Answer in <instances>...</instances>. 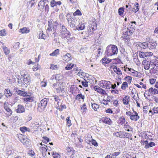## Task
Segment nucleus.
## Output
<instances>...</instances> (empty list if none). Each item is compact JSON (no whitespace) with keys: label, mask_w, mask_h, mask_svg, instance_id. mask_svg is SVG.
Returning a JSON list of instances; mask_svg holds the SVG:
<instances>
[{"label":"nucleus","mask_w":158,"mask_h":158,"mask_svg":"<svg viewBox=\"0 0 158 158\" xmlns=\"http://www.w3.org/2000/svg\"><path fill=\"white\" fill-rule=\"evenodd\" d=\"M81 109L82 110L83 112L86 111L87 109L85 104H84L83 106L81 107Z\"/></svg>","instance_id":"obj_52"},{"label":"nucleus","mask_w":158,"mask_h":158,"mask_svg":"<svg viewBox=\"0 0 158 158\" xmlns=\"http://www.w3.org/2000/svg\"><path fill=\"white\" fill-rule=\"evenodd\" d=\"M17 92L18 94L24 97L26 96L27 94V93L25 92L20 90L17 91Z\"/></svg>","instance_id":"obj_32"},{"label":"nucleus","mask_w":158,"mask_h":158,"mask_svg":"<svg viewBox=\"0 0 158 158\" xmlns=\"http://www.w3.org/2000/svg\"><path fill=\"white\" fill-rule=\"evenodd\" d=\"M113 69L114 72L116 73L117 74L121 75L122 73L120 69L119 68H118L117 67L114 66L113 68Z\"/></svg>","instance_id":"obj_20"},{"label":"nucleus","mask_w":158,"mask_h":158,"mask_svg":"<svg viewBox=\"0 0 158 158\" xmlns=\"http://www.w3.org/2000/svg\"><path fill=\"white\" fill-rule=\"evenodd\" d=\"M102 64H108L111 61V60L107 57H104L102 60Z\"/></svg>","instance_id":"obj_23"},{"label":"nucleus","mask_w":158,"mask_h":158,"mask_svg":"<svg viewBox=\"0 0 158 158\" xmlns=\"http://www.w3.org/2000/svg\"><path fill=\"white\" fill-rule=\"evenodd\" d=\"M59 49H56L53 52L50 54V55L52 56H56L59 53Z\"/></svg>","instance_id":"obj_34"},{"label":"nucleus","mask_w":158,"mask_h":158,"mask_svg":"<svg viewBox=\"0 0 158 158\" xmlns=\"http://www.w3.org/2000/svg\"><path fill=\"white\" fill-rule=\"evenodd\" d=\"M62 36L64 38H66L68 40H69L72 38L71 37L70 33L68 31V32H66V33L65 34V35H62Z\"/></svg>","instance_id":"obj_21"},{"label":"nucleus","mask_w":158,"mask_h":158,"mask_svg":"<svg viewBox=\"0 0 158 158\" xmlns=\"http://www.w3.org/2000/svg\"><path fill=\"white\" fill-rule=\"evenodd\" d=\"M85 27V25L83 23H79L78 25L76 26V29L78 30H81L84 29Z\"/></svg>","instance_id":"obj_19"},{"label":"nucleus","mask_w":158,"mask_h":158,"mask_svg":"<svg viewBox=\"0 0 158 158\" xmlns=\"http://www.w3.org/2000/svg\"><path fill=\"white\" fill-rule=\"evenodd\" d=\"M100 85L103 88L110 89L111 84L110 81L102 80L100 82Z\"/></svg>","instance_id":"obj_7"},{"label":"nucleus","mask_w":158,"mask_h":158,"mask_svg":"<svg viewBox=\"0 0 158 158\" xmlns=\"http://www.w3.org/2000/svg\"><path fill=\"white\" fill-rule=\"evenodd\" d=\"M155 145V143L154 142H150L148 144V146H145L146 148H148L149 147H152Z\"/></svg>","instance_id":"obj_54"},{"label":"nucleus","mask_w":158,"mask_h":158,"mask_svg":"<svg viewBox=\"0 0 158 158\" xmlns=\"http://www.w3.org/2000/svg\"><path fill=\"white\" fill-rule=\"evenodd\" d=\"M2 49L4 53L6 55H8L10 52V51L8 48L6 47H3Z\"/></svg>","instance_id":"obj_36"},{"label":"nucleus","mask_w":158,"mask_h":158,"mask_svg":"<svg viewBox=\"0 0 158 158\" xmlns=\"http://www.w3.org/2000/svg\"><path fill=\"white\" fill-rule=\"evenodd\" d=\"M50 68L52 69L56 70L57 69L58 67L57 65L52 64L51 65Z\"/></svg>","instance_id":"obj_53"},{"label":"nucleus","mask_w":158,"mask_h":158,"mask_svg":"<svg viewBox=\"0 0 158 158\" xmlns=\"http://www.w3.org/2000/svg\"><path fill=\"white\" fill-rule=\"evenodd\" d=\"M71 55L69 53H67L65 55H64L63 56V59L65 61H68L71 60Z\"/></svg>","instance_id":"obj_18"},{"label":"nucleus","mask_w":158,"mask_h":158,"mask_svg":"<svg viewBox=\"0 0 158 158\" xmlns=\"http://www.w3.org/2000/svg\"><path fill=\"white\" fill-rule=\"evenodd\" d=\"M13 151L10 150H7L6 151V153L8 155H10L13 154Z\"/></svg>","instance_id":"obj_59"},{"label":"nucleus","mask_w":158,"mask_h":158,"mask_svg":"<svg viewBox=\"0 0 158 158\" xmlns=\"http://www.w3.org/2000/svg\"><path fill=\"white\" fill-rule=\"evenodd\" d=\"M98 93H101L102 94H107V93H106L105 90L101 88H99V90H98Z\"/></svg>","instance_id":"obj_41"},{"label":"nucleus","mask_w":158,"mask_h":158,"mask_svg":"<svg viewBox=\"0 0 158 158\" xmlns=\"http://www.w3.org/2000/svg\"><path fill=\"white\" fill-rule=\"evenodd\" d=\"M52 155L54 158H60V155L56 152H53Z\"/></svg>","instance_id":"obj_37"},{"label":"nucleus","mask_w":158,"mask_h":158,"mask_svg":"<svg viewBox=\"0 0 158 158\" xmlns=\"http://www.w3.org/2000/svg\"><path fill=\"white\" fill-rule=\"evenodd\" d=\"M48 27L47 28V31H50L52 29L53 25L52 22L51 20L48 21Z\"/></svg>","instance_id":"obj_26"},{"label":"nucleus","mask_w":158,"mask_h":158,"mask_svg":"<svg viewBox=\"0 0 158 158\" xmlns=\"http://www.w3.org/2000/svg\"><path fill=\"white\" fill-rule=\"evenodd\" d=\"M26 97L24 98L23 100L24 102H31L33 101V99L29 96H25Z\"/></svg>","instance_id":"obj_25"},{"label":"nucleus","mask_w":158,"mask_h":158,"mask_svg":"<svg viewBox=\"0 0 158 158\" xmlns=\"http://www.w3.org/2000/svg\"><path fill=\"white\" fill-rule=\"evenodd\" d=\"M43 139L42 140V141L43 143H46L47 142H49V139L47 137L44 136L43 137Z\"/></svg>","instance_id":"obj_45"},{"label":"nucleus","mask_w":158,"mask_h":158,"mask_svg":"<svg viewBox=\"0 0 158 158\" xmlns=\"http://www.w3.org/2000/svg\"><path fill=\"white\" fill-rule=\"evenodd\" d=\"M148 92L150 94H158V89L155 88L154 87H151L148 89Z\"/></svg>","instance_id":"obj_14"},{"label":"nucleus","mask_w":158,"mask_h":158,"mask_svg":"<svg viewBox=\"0 0 158 158\" xmlns=\"http://www.w3.org/2000/svg\"><path fill=\"white\" fill-rule=\"evenodd\" d=\"M158 113V107L154 108L153 114H157Z\"/></svg>","instance_id":"obj_64"},{"label":"nucleus","mask_w":158,"mask_h":158,"mask_svg":"<svg viewBox=\"0 0 158 158\" xmlns=\"http://www.w3.org/2000/svg\"><path fill=\"white\" fill-rule=\"evenodd\" d=\"M77 20L75 19L72 18L70 20H68V23L70 24V27H73L77 25Z\"/></svg>","instance_id":"obj_11"},{"label":"nucleus","mask_w":158,"mask_h":158,"mask_svg":"<svg viewBox=\"0 0 158 158\" xmlns=\"http://www.w3.org/2000/svg\"><path fill=\"white\" fill-rule=\"evenodd\" d=\"M19 31L23 34L27 33L29 32L30 30L28 29L27 28L25 27L20 29L19 30Z\"/></svg>","instance_id":"obj_22"},{"label":"nucleus","mask_w":158,"mask_h":158,"mask_svg":"<svg viewBox=\"0 0 158 158\" xmlns=\"http://www.w3.org/2000/svg\"><path fill=\"white\" fill-rule=\"evenodd\" d=\"M60 23H59L58 22L55 21L54 23L53 28L56 29V27H58V28H59V26L60 25Z\"/></svg>","instance_id":"obj_46"},{"label":"nucleus","mask_w":158,"mask_h":158,"mask_svg":"<svg viewBox=\"0 0 158 158\" xmlns=\"http://www.w3.org/2000/svg\"><path fill=\"white\" fill-rule=\"evenodd\" d=\"M153 55V53L151 52H143L139 51V57L145 60H148L150 57Z\"/></svg>","instance_id":"obj_4"},{"label":"nucleus","mask_w":158,"mask_h":158,"mask_svg":"<svg viewBox=\"0 0 158 158\" xmlns=\"http://www.w3.org/2000/svg\"><path fill=\"white\" fill-rule=\"evenodd\" d=\"M135 26H133L132 27H130V28H127L128 30L127 31V35L128 36H130L132 34L133 32H134Z\"/></svg>","instance_id":"obj_16"},{"label":"nucleus","mask_w":158,"mask_h":158,"mask_svg":"<svg viewBox=\"0 0 158 158\" xmlns=\"http://www.w3.org/2000/svg\"><path fill=\"white\" fill-rule=\"evenodd\" d=\"M20 131L23 133H24L26 131H28L30 132V130L29 128H27L25 127H21L20 128Z\"/></svg>","instance_id":"obj_28"},{"label":"nucleus","mask_w":158,"mask_h":158,"mask_svg":"<svg viewBox=\"0 0 158 158\" xmlns=\"http://www.w3.org/2000/svg\"><path fill=\"white\" fill-rule=\"evenodd\" d=\"M4 108L5 110L8 113V114H7L8 116H10L12 114V111L9 108V107H8L7 106H6L4 105Z\"/></svg>","instance_id":"obj_24"},{"label":"nucleus","mask_w":158,"mask_h":158,"mask_svg":"<svg viewBox=\"0 0 158 158\" xmlns=\"http://www.w3.org/2000/svg\"><path fill=\"white\" fill-rule=\"evenodd\" d=\"M81 13L79 10H77L74 13L73 15H81Z\"/></svg>","instance_id":"obj_50"},{"label":"nucleus","mask_w":158,"mask_h":158,"mask_svg":"<svg viewBox=\"0 0 158 158\" xmlns=\"http://www.w3.org/2000/svg\"><path fill=\"white\" fill-rule=\"evenodd\" d=\"M45 35L43 33V32L42 31H40V33L39 34V39H44V37Z\"/></svg>","instance_id":"obj_47"},{"label":"nucleus","mask_w":158,"mask_h":158,"mask_svg":"<svg viewBox=\"0 0 158 158\" xmlns=\"http://www.w3.org/2000/svg\"><path fill=\"white\" fill-rule=\"evenodd\" d=\"M123 132L120 131L114 133L113 135L117 137L124 138V135H123Z\"/></svg>","instance_id":"obj_17"},{"label":"nucleus","mask_w":158,"mask_h":158,"mask_svg":"<svg viewBox=\"0 0 158 158\" xmlns=\"http://www.w3.org/2000/svg\"><path fill=\"white\" fill-rule=\"evenodd\" d=\"M40 68V66L38 65H35L33 68V71H35L37 70L38 69Z\"/></svg>","instance_id":"obj_55"},{"label":"nucleus","mask_w":158,"mask_h":158,"mask_svg":"<svg viewBox=\"0 0 158 158\" xmlns=\"http://www.w3.org/2000/svg\"><path fill=\"white\" fill-rule=\"evenodd\" d=\"M92 107L94 110L96 111L99 107V106L96 103L92 104Z\"/></svg>","instance_id":"obj_40"},{"label":"nucleus","mask_w":158,"mask_h":158,"mask_svg":"<svg viewBox=\"0 0 158 158\" xmlns=\"http://www.w3.org/2000/svg\"><path fill=\"white\" fill-rule=\"evenodd\" d=\"M133 110L134 112V114H132L130 116V118L132 120L136 121L139 118V116L138 115V113L134 111L133 109Z\"/></svg>","instance_id":"obj_10"},{"label":"nucleus","mask_w":158,"mask_h":158,"mask_svg":"<svg viewBox=\"0 0 158 158\" xmlns=\"http://www.w3.org/2000/svg\"><path fill=\"white\" fill-rule=\"evenodd\" d=\"M49 99L44 98L41 100L39 104L38 110L40 112L44 110L46 108Z\"/></svg>","instance_id":"obj_3"},{"label":"nucleus","mask_w":158,"mask_h":158,"mask_svg":"<svg viewBox=\"0 0 158 158\" xmlns=\"http://www.w3.org/2000/svg\"><path fill=\"white\" fill-rule=\"evenodd\" d=\"M54 99L55 100V103H56V106L58 107L59 106V102L61 100V99L59 98L58 96H54Z\"/></svg>","instance_id":"obj_29"},{"label":"nucleus","mask_w":158,"mask_h":158,"mask_svg":"<svg viewBox=\"0 0 158 158\" xmlns=\"http://www.w3.org/2000/svg\"><path fill=\"white\" fill-rule=\"evenodd\" d=\"M59 31L61 36L65 35V34L68 32V30L62 24H60L59 26Z\"/></svg>","instance_id":"obj_8"},{"label":"nucleus","mask_w":158,"mask_h":158,"mask_svg":"<svg viewBox=\"0 0 158 158\" xmlns=\"http://www.w3.org/2000/svg\"><path fill=\"white\" fill-rule=\"evenodd\" d=\"M102 121L104 123L109 125L111 124L112 123L111 120L110 118L106 117H103L102 118Z\"/></svg>","instance_id":"obj_15"},{"label":"nucleus","mask_w":158,"mask_h":158,"mask_svg":"<svg viewBox=\"0 0 158 158\" xmlns=\"http://www.w3.org/2000/svg\"><path fill=\"white\" fill-rule=\"evenodd\" d=\"M147 40L149 43L148 45L149 49H155L157 44L156 41L153 40L152 39H151L150 38H148Z\"/></svg>","instance_id":"obj_6"},{"label":"nucleus","mask_w":158,"mask_h":158,"mask_svg":"<svg viewBox=\"0 0 158 158\" xmlns=\"http://www.w3.org/2000/svg\"><path fill=\"white\" fill-rule=\"evenodd\" d=\"M56 90L57 93H62V91H64V89L63 88H61L60 87H59V88H56Z\"/></svg>","instance_id":"obj_49"},{"label":"nucleus","mask_w":158,"mask_h":158,"mask_svg":"<svg viewBox=\"0 0 158 158\" xmlns=\"http://www.w3.org/2000/svg\"><path fill=\"white\" fill-rule=\"evenodd\" d=\"M150 60H143L142 64L144 65V69L146 70H148L150 67L149 63Z\"/></svg>","instance_id":"obj_9"},{"label":"nucleus","mask_w":158,"mask_h":158,"mask_svg":"<svg viewBox=\"0 0 158 158\" xmlns=\"http://www.w3.org/2000/svg\"><path fill=\"white\" fill-rule=\"evenodd\" d=\"M125 119L124 118H119V123L123 125L124 124L125 122Z\"/></svg>","instance_id":"obj_43"},{"label":"nucleus","mask_w":158,"mask_h":158,"mask_svg":"<svg viewBox=\"0 0 158 158\" xmlns=\"http://www.w3.org/2000/svg\"><path fill=\"white\" fill-rule=\"evenodd\" d=\"M125 79L128 82H131V77L130 76L126 77H125Z\"/></svg>","instance_id":"obj_58"},{"label":"nucleus","mask_w":158,"mask_h":158,"mask_svg":"<svg viewBox=\"0 0 158 158\" xmlns=\"http://www.w3.org/2000/svg\"><path fill=\"white\" fill-rule=\"evenodd\" d=\"M81 84L82 85L85 87H88V82L85 81H82Z\"/></svg>","instance_id":"obj_51"},{"label":"nucleus","mask_w":158,"mask_h":158,"mask_svg":"<svg viewBox=\"0 0 158 158\" xmlns=\"http://www.w3.org/2000/svg\"><path fill=\"white\" fill-rule=\"evenodd\" d=\"M118 52V48L115 45L110 44L106 48L105 53L108 56H111L117 55Z\"/></svg>","instance_id":"obj_1"},{"label":"nucleus","mask_w":158,"mask_h":158,"mask_svg":"<svg viewBox=\"0 0 158 158\" xmlns=\"http://www.w3.org/2000/svg\"><path fill=\"white\" fill-rule=\"evenodd\" d=\"M4 92L6 94V96L7 98L10 97L12 94L10 90L8 89H6L5 90Z\"/></svg>","instance_id":"obj_31"},{"label":"nucleus","mask_w":158,"mask_h":158,"mask_svg":"<svg viewBox=\"0 0 158 158\" xmlns=\"http://www.w3.org/2000/svg\"><path fill=\"white\" fill-rule=\"evenodd\" d=\"M20 44V43L19 42L16 43L13 46V47L15 48H17L19 47V46Z\"/></svg>","instance_id":"obj_62"},{"label":"nucleus","mask_w":158,"mask_h":158,"mask_svg":"<svg viewBox=\"0 0 158 158\" xmlns=\"http://www.w3.org/2000/svg\"><path fill=\"white\" fill-rule=\"evenodd\" d=\"M150 83V84H153L156 81V79L152 78L149 79Z\"/></svg>","instance_id":"obj_61"},{"label":"nucleus","mask_w":158,"mask_h":158,"mask_svg":"<svg viewBox=\"0 0 158 158\" xmlns=\"http://www.w3.org/2000/svg\"><path fill=\"white\" fill-rule=\"evenodd\" d=\"M66 120L67 121V123L69 124V127L72 124L71 123V121L69 119V117H67L66 118Z\"/></svg>","instance_id":"obj_56"},{"label":"nucleus","mask_w":158,"mask_h":158,"mask_svg":"<svg viewBox=\"0 0 158 158\" xmlns=\"http://www.w3.org/2000/svg\"><path fill=\"white\" fill-rule=\"evenodd\" d=\"M134 10H133L134 11L135 13L137 12L139 10V4L138 3L136 2L135 3V6L133 8Z\"/></svg>","instance_id":"obj_35"},{"label":"nucleus","mask_w":158,"mask_h":158,"mask_svg":"<svg viewBox=\"0 0 158 158\" xmlns=\"http://www.w3.org/2000/svg\"><path fill=\"white\" fill-rule=\"evenodd\" d=\"M129 99V97L128 96H125L123 99V103L125 105H127L129 103L128 99Z\"/></svg>","instance_id":"obj_27"},{"label":"nucleus","mask_w":158,"mask_h":158,"mask_svg":"<svg viewBox=\"0 0 158 158\" xmlns=\"http://www.w3.org/2000/svg\"><path fill=\"white\" fill-rule=\"evenodd\" d=\"M124 12V9L123 7H120L118 10V13L120 15H123Z\"/></svg>","instance_id":"obj_42"},{"label":"nucleus","mask_w":158,"mask_h":158,"mask_svg":"<svg viewBox=\"0 0 158 158\" xmlns=\"http://www.w3.org/2000/svg\"><path fill=\"white\" fill-rule=\"evenodd\" d=\"M85 98V96L84 95H82L81 94H79L77 95L76 97V100L80 101V99L81 98L82 99V100L84 99Z\"/></svg>","instance_id":"obj_33"},{"label":"nucleus","mask_w":158,"mask_h":158,"mask_svg":"<svg viewBox=\"0 0 158 158\" xmlns=\"http://www.w3.org/2000/svg\"><path fill=\"white\" fill-rule=\"evenodd\" d=\"M137 44L139 47L144 49L149 48L148 44L146 42L141 43V42H139Z\"/></svg>","instance_id":"obj_12"},{"label":"nucleus","mask_w":158,"mask_h":158,"mask_svg":"<svg viewBox=\"0 0 158 158\" xmlns=\"http://www.w3.org/2000/svg\"><path fill=\"white\" fill-rule=\"evenodd\" d=\"M6 35L5 31L4 30L0 31V35L4 36Z\"/></svg>","instance_id":"obj_60"},{"label":"nucleus","mask_w":158,"mask_h":158,"mask_svg":"<svg viewBox=\"0 0 158 158\" xmlns=\"http://www.w3.org/2000/svg\"><path fill=\"white\" fill-rule=\"evenodd\" d=\"M51 6L52 7L56 6V1L55 0H52L51 2Z\"/></svg>","instance_id":"obj_57"},{"label":"nucleus","mask_w":158,"mask_h":158,"mask_svg":"<svg viewBox=\"0 0 158 158\" xmlns=\"http://www.w3.org/2000/svg\"><path fill=\"white\" fill-rule=\"evenodd\" d=\"M18 137L19 140L25 146L27 147L29 146L30 140L27 138L26 135L21 134H19L18 135Z\"/></svg>","instance_id":"obj_2"},{"label":"nucleus","mask_w":158,"mask_h":158,"mask_svg":"<svg viewBox=\"0 0 158 158\" xmlns=\"http://www.w3.org/2000/svg\"><path fill=\"white\" fill-rule=\"evenodd\" d=\"M89 31H90V34L94 33V31L97 29V25L95 19L90 22L89 25Z\"/></svg>","instance_id":"obj_5"},{"label":"nucleus","mask_w":158,"mask_h":158,"mask_svg":"<svg viewBox=\"0 0 158 158\" xmlns=\"http://www.w3.org/2000/svg\"><path fill=\"white\" fill-rule=\"evenodd\" d=\"M123 134L124 135V137H126V138H129L131 137V134L128 133H124L123 132Z\"/></svg>","instance_id":"obj_48"},{"label":"nucleus","mask_w":158,"mask_h":158,"mask_svg":"<svg viewBox=\"0 0 158 158\" xmlns=\"http://www.w3.org/2000/svg\"><path fill=\"white\" fill-rule=\"evenodd\" d=\"M92 144L95 146H98V144L96 141L94 140H92Z\"/></svg>","instance_id":"obj_63"},{"label":"nucleus","mask_w":158,"mask_h":158,"mask_svg":"<svg viewBox=\"0 0 158 158\" xmlns=\"http://www.w3.org/2000/svg\"><path fill=\"white\" fill-rule=\"evenodd\" d=\"M128 86L127 83L126 82H124L122 85L121 88L123 90H125Z\"/></svg>","instance_id":"obj_38"},{"label":"nucleus","mask_w":158,"mask_h":158,"mask_svg":"<svg viewBox=\"0 0 158 158\" xmlns=\"http://www.w3.org/2000/svg\"><path fill=\"white\" fill-rule=\"evenodd\" d=\"M23 82L26 84H29V82L30 81V78L28 76V77H26L23 78Z\"/></svg>","instance_id":"obj_30"},{"label":"nucleus","mask_w":158,"mask_h":158,"mask_svg":"<svg viewBox=\"0 0 158 158\" xmlns=\"http://www.w3.org/2000/svg\"><path fill=\"white\" fill-rule=\"evenodd\" d=\"M74 66V64H70L67 65L65 67V69L67 70H69L71 69Z\"/></svg>","instance_id":"obj_39"},{"label":"nucleus","mask_w":158,"mask_h":158,"mask_svg":"<svg viewBox=\"0 0 158 158\" xmlns=\"http://www.w3.org/2000/svg\"><path fill=\"white\" fill-rule=\"evenodd\" d=\"M18 109L16 110L17 113H21L25 111V109L23 106L21 105H19L18 106Z\"/></svg>","instance_id":"obj_13"},{"label":"nucleus","mask_w":158,"mask_h":158,"mask_svg":"<svg viewBox=\"0 0 158 158\" xmlns=\"http://www.w3.org/2000/svg\"><path fill=\"white\" fill-rule=\"evenodd\" d=\"M40 150L42 153L44 152H47V148L44 147H40Z\"/></svg>","instance_id":"obj_44"}]
</instances>
